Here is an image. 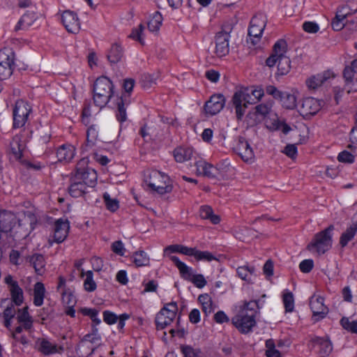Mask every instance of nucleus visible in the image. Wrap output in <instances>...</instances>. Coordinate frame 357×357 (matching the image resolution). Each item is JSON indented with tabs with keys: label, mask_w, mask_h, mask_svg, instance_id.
I'll list each match as a JSON object with an SVG mask.
<instances>
[{
	"label": "nucleus",
	"mask_w": 357,
	"mask_h": 357,
	"mask_svg": "<svg viewBox=\"0 0 357 357\" xmlns=\"http://www.w3.org/2000/svg\"><path fill=\"white\" fill-rule=\"evenodd\" d=\"M61 22L69 33H77L80 30V22L78 17L73 11H64L61 15Z\"/></svg>",
	"instance_id": "21"
},
{
	"label": "nucleus",
	"mask_w": 357,
	"mask_h": 357,
	"mask_svg": "<svg viewBox=\"0 0 357 357\" xmlns=\"http://www.w3.org/2000/svg\"><path fill=\"white\" fill-rule=\"evenodd\" d=\"M87 186L74 176L69 187L70 195L73 197H79L86 192Z\"/></svg>",
	"instance_id": "31"
},
{
	"label": "nucleus",
	"mask_w": 357,
	"mask_h": 357,
	"mask_svg": "<svg viewBox=\"0 0 357 357\" xmlns=\"http://www.w3.org/2000/svg\"><path fill=\"white\" fill-rule=\"evenodd\" d=\"M321 102L316 98L308 97L303 99L298 108L302 116H309L316 114L321 108Z\"/></svg>",
	"instance_id": "18"
},
{
	"label": "nucleus",
	"mask_w": 357,
	"mask_h": 357,
	"mask_svg": "<svg viewBox=\"0 0 357 357\" xmlns=\"http://www.w3.org/2000/svg\"><path fill=\"white\" fill-rule=\"evenodd\" d=\"M287 44L284 40H278L273 45V53L266 59V65L271 68L278 63L275 77L287 75L291 69V61L287 56Z\"/></svg>",
	"instance_id": "2"
},
{
	"label": "nucleus",
	"mask_w": 357,
	"mask_h": 357,
	"mask_svg": "<svg viewBox=\"0 0 357 357\" xmlns=\"http://www.w3.org/2000/svg\"><path fill=\"white\" fill-rule=\"evenodd\" d=\"M199 215L202 219L209 220L214 225L218 224L220 222V216L214 214L212 208L208 205L200 207Z\"/></svg>",
	"instance_id": "36"
},
{
	"label": "nucleus",
	"mask_w": 357,
	"mask_h": 357,
	"mask_svg": "<svg viewBox=\"0 0 357 357\" xmlns=\"http://www.w3.org/2000/svg\"><path fill=\"white\" fill-rule=\"evenodd\" d=\"M93 272L88 271L86 273V279L84 282V287L86 291L91 292L96 289V284L93 279Z\"/></svg>",
	"instance_id": "51"
},
{
	"label": "nucleus",
	"mask_w": 357,
	"mask_h": 357,
	"mask_svg": "<svg viewBox=\"0 0 357 357\" xmlns=\"http://www.w3.org/2000/svg\"><path fill=\"white\" fill-rule=\"evenodd\" d=\"M75 155V148L71 144H63L56 151V157L60 162H70Z\"/></svg>",
	"instance_id": "27"
},
{
	"label": "nucleus",
	"mask_w": 357,
	"mask_h": 357,
	"mask_svg": "<svg viewBox=\"0 0 357 357\" xmlns=\"http://www.w3.org/2000/svg\"><path fill=\"white\" fill-rule=\"evenodd\" d=\"M146 182L150 189L159 195L169 193L172 190V185L169 177L157 170L151 172Z\"/></svg>",
	"instance_id": "6"
},
{
	"label": "nucleus",
	"mask_w": 357,
	"mask_h": 357,
	"mask_svg": "<svg viewBox=\"0 0 357 357\" xmlns=\"http://www.w3.org/2000/svg\"><path fill=\"white\" fill-rule=\"evenodd\" d=\"M327 77L325 75H317L312 76L306 80V84L309 89H316L320 86Z\"/></svg>",
	"instance_id": "43"
},
{
	"label": "nucleus",
	"mask_w": 357,
	"mask_h": 357,
	"mask_svg": "<svg viewBox=\"0 0 357 357\" xmlns=\"http://www.w3.org/2000/svg\"><path fill=\"white\" fill-rule=\"evenodd\" d=\"M169 259L178 269L181 277L183 279L191 282L199 289L206 286L207 282L202 274H196L192 268L187 266L176 256H170Z\"/></svg>",
	"instance_id": "5"
},
{
	"label": "nucleus",
	"mask_w": 357,
	"mask_h": 357,
	"mask_svg": "<svg viewBox=\"0 0 357 357\" xmlns=\"http://www.w3.org/2000/svg\"><path fill=\"white\" fill-rule=\"evenodd\" d=\"M135 85V81L132 79H127L123 82V89L125 92L117 99V112L116 118L119 121L124 122L127 119L126 105L130 103V94Z\"/></svg>",
	"instance_id": "8"
},
{
	"label": "nucleus",
	"mask_w": 357,
	"mask_h": 357,
	"mask_svg": "<svg viewBox=\"0 0 357 357\" xmlns=\"http://www.w3.org/2000/svg\"><path fill=\"white\" fill-rule=\"evenodd\" d=\"M26 261L29 263L38 275H43L45 272V260L43 255L35 253L26 257Z\"/></svg>",
	"instance_id": "26"
},
{
	"label": "nucleus",
	"mask_w": 357,
	"mask_h": 357,
	"mask_svg": "<svg viewBox=\"0 0 357 357\" xmlns=\"http://www.w3.org/2000/svg\"><path fill=\"white\" fill-rule=\"evenodd\" d=\"M266 24V20L262 13L257 14L252 18L248 29V36L252 45H255L259 41Z\"/></svg>",
	"instance_id": "12"
},
{
	"label": "nucleus",
	"mask_w": 357,
	"mask_h": 357,
	"mask_svg": "<svg viewBox=\"0 0 357 357\" xmlns=\"http://www.w3.org/2000/svg\"><path fill=\"white\" fill-rule=\"evenodd\" d=\"M26 146V141L22 133L15 135L10 144V154L11 158L20 160Z\"/></svg>",
	"instance_id": "24"
},
{
	"label": "nucleus",
	"mask_w": 357,
	"mask_h": 357,
	"mask_svg": "<svg viewBox=\"0 0 357 357\" xmlns=\"http://www.w3.org/2000/svg\"><path fill=\"white\" fill-rule=\"evenodd\" d=\"M86 165L87 160L85 158L80 160L75 176L87 187H94L97 182V173L93 169L86 167Z\"/></svg>",
	"instance_id": "9"
},
{
	"label": "nucleus",
	"mask_w": 357,
	"mask_h": 357,
	"mask_svg": "<svg viewBox=\"0 0 357 357\" xmlns=\"http://www.w3.org/2000/svg\"><path fill=\"white\" fill-rule=\"evenodd\" d=\"M162 16L159 12H155L148 22V29L151 32H158L162 22Z\"/></svg>",
	"instance_id": "38"
},
{
	"label": "nucleus",
	"mask_w": 357,
	"mask_h": 357,
	"mask_svg": "<svg viewBox=\"0 0 357 357\" xmlns=\"http://www.w3.org/2000/svg\"><path fill=\"white\" fill-rule=\"evenodd\" d=\"M357 75V59L353 60L350 65L347 66L343 71V76L345 80L351 82V78Z\"/></svg>",
	"instance_id": "41"
},
{
	"label": "nucleus",
	"mask_w": 357,
	"mask_h": 357,
	"mask_svg": "<svg viewBox=\"0 0 357 357\" xmlns=\"http://www.w3.org/2000/svg\"><path fill=\"white\" fill-rule=\"evenodd\" d=\"M17 221L16 215L6 210L1 211L0 213V231L7 233L12 230Z\"/></svg>",
	"instance_id": "25"
},
{
	"label": "nucleus",
	"mask_w": 357,
	"mask_h": 357,
	"mask_svg": "<svg viewBox=\"0 0 357 357\" xmlns=\"http://www.w3.org/2000/svg\"><path fill=\"white\" fill-rule=\"evenodd\" d=\"M214 320L218 324H223L229 322V319L223 311L220 310L215 314Z\"/></svg>",
	"instance_id": "61"
},
{
	"label": "nucleus",
	"mask_w": 357,
	"mask_h": 357,
	"mask_svg": "<svg viewBox=\"0 0 357 357\" xmlns=\"http://www.w3.org/2000/svg\"><path fill=\"white\" fill-rule=\"evenodd\" d=\"M193 155V149L190 147H177L174 151V157L177 162H184L190 160Z\"/></svg>",
	"instance_id": "30"
},
{
	"label": "nucleus",
	"mask_w": 357,
	"mask_h": 357,
	"mask_svg": "<svg viewBox=\"0 0 357 357\" xmlns=\"http://www.w3.org/2000/svg\"><path fill=\"white\" fill-rule=\"evenodd\" d=\"M340 324L347 331L357 333V321H350L347 317H342L340 320Z\"/></svg>",
	"instance_id": "52"
},
{
	"label": "nucleus",
	"mask_w": 357,
	"mask_h": 357,
	"mask_svg": "<svg viewBox=\"0 0 357 357\" xmlns=\"http://www.w3.org/2000/svg\"><path fill=\"white\" fill-rule=\"evenodd\" d=\"M98 132L94 126H90L86 132V146H92L98 139Z\"/></svg>",
	"instance_id": "46"
},
{
	"label": "nucleus",
	"mask_w": 357,
	"mask_h": 357,
	"mask_svg": "<svg viewBox=\"0 0 357 357\" xmlns=\"http://www.w3.org/2000/svg\"><path fill=\"white\" fill-rule=\"evenodd\" d=\"M113 93V84L107 77H98L93 84V101L100 108L105 107Z\"/></svg>",
	"instance_id": "3"
},
{
	"label": "nucleus",
	"mask_w": 357,
	"mask_h": 357,
	"mask_svg": "<svg viewBox=\"0 0 357 357\" xmlns=\"http://www.w3.org/2000/svg\"><path fill=\"white\" fill-rule=\"evenodd\" d=\"M178 306L176 302L165 304L157 313L155 319L157 330H162L169 326L176 317Z\"/></svg>",
	"instance_id": "7"
},
{
	"label": "nucleus",
	"mask_w": 357,
	"mask_h": 357,
	"mask_svg": "<svg viewBox=\"0 0 357 357\" xmlns=\"http://www.w3.org/2000/svg\"><path fill=\"white\" fill-rule=\"evenodd\" d=\"M324 298L319 296H313L310 301V305L316 321L326 317L328 312V307L324 304Z\"/></svg>",
	"instance_id": "22"
},
{
	"label": "nucleus",
	"mask_w": 357,
	"mask_h": 357,
	"mask_svg": "<svg viewBox=\"0 0 357 357\" xmlns=\"http://www.w3.org/2000/svg\"><path fill=\"white\" fill-rule=\"evenodd\" d=\"M314 266V262L312 259H305L302 261L299 264L300 270L303 273H309L311 271Z\"/></svg>",
	"instance_id": "59"
},
{
	"label": "nucleus",
	"mask_w": 357,
	"mask_h": 357,
	"mask_svg": "<svg viewBox=\"0 0 357 357\" xmlns=\"http://www.w3.org/2000/svg\"><path fill=\"white\" fill-rule=\"evenodd\" d=\"M256 307H257V302L255 301L245 302L236 314L232 317L231 322L240 333H248L255 326Z\"/></svg>",
	"instance_id": "1"
},
{
	"label": "nucleus",
	"mask_w": 357,
	"mask_h": 357,
	"mask_svg": "<svg viewBox=\"0 0 357 357\" xmlns=\"http://www.w3.org/2000/svg\"><path fill=\"white\" fill-rule=\"evenodd\" d=\"M103 320L109 325L115 324L118 321V317L110 311H105L103 312Z\"/></svg>",
	"instance_id": "58"
},
{
	"label": "nucleus",
	"mask_w": 357,
	"mask_h": 357,
	"mask_svg": "<svg viewBox=\"0 0 357 357\" xmlns=\"http://www.w3.org/2000/svg\"><path fill=\"white\" fill-rule=\"evenodd\" d=\"M37 18V15L33 11H27L22 15L15 27V31L26 29L31 26Z\"/></svg>",
	"instance_id": "29"
},
{
	"label": "nucleus",
	"mask_w": 357,
	"mask_h": 357,
	"mask_svg": "<svg viewBox=\"0 0 357 357\" xmlns=\"http://www.w3.org/2000/svg\"><path fill=\"white\" fill-rule=\"evenodd\" d=\"M303 30L310 33H315L319 31V25L314 22H305L303 24Z\"/></svg>",
	"instance_id": "57"
},
{
	"label": "nucleus",
	"mask_w": 357,
	"mask_h": 357,
	"mask_svg": "<svg viewBox=\"0 0 357 357\" xmlns=\"http://www.w3.org/2000/svg\"><path fill=\"white\" fill-rule=\"evenodd\" d=\"M17 321L19 326L11 332V337L17 339V334L21 333L23 330L29 331L33 328V319L28 311V307L18 309L17 312Z\"/></svg>",
	"instance_id": "11"
},
{
	"label": "nucleus",
	"mask_w": 357,
	"mask_h": 357,
	"mask_svg": "<svg viewBox=\"0 0 357 357\" xmlns=\"http://www.w3.org/2000/svg\"><path fill=\"white\" fill-rule=\"evenodd\" d=\"M189 320L192 324H197L200 321V312L198 309H193L189 314Z\"/></svg>",
	"instance_id": "64"
},
{
	"label": "nucleus",
	"mask_w": 357,
	"mask_h": 357,
	"mask_svg": "<svg viewBox=\"0 0 357 357\" xmlns=\"http://www.w3.org/2000/svg\"><path fill=\"white\" fill-rule=\"evenodd\" d=\"M357 232V220L353 222L344 232H343L340 238V244L342 247L347 245L348 243L351 241Z\"/></svg>",
	"instance_id": "35"
},
{
	"label": "nucleus",
	"mask_w": 357,
	"mask_h": 357,
	"mask_svg": "<svg viewBox=\"0 0 357 357\" xmlns=\"http://www.w3.org/2000/svg\"><path fill=\"white\" fill-rule=\"evenodd\" d=\"M355 156L347 151L340 152L337 156L338 161L345 163H352L354 161Z\"/></svg>",
	"instance_id": "55"
},
{
	"label": "nucleus",
	"mask_w": 357,
	"mask_h": 357,
	"mask_svg": "<svg viewBox=\"0 0 357 357\" xmlns=\"http://www.w3.org/2000/svg\"><path fill=\"white\" fill-rule=\"evenodd\" d=\"M36 347L39 352L45 356L61 354L63 351L62 346H58L56 343L52 342L48 339L43 337L36 340Z\"/></svg>",
	"instance_id": "19"
},
{
	"label": "nucleus",
	"mask_w": 357,
	"mask_h": 357,
	"mask_svg": "<svg viewBox=\"0 0 357 357\" xmlns=\"http://www.w3.org/2000/svg\"><path fill=\"white\" fill-rule=\"evenodd\" d=\"M181 351L184 357H201V350L190 345H181Z\"/></svg>",
	"instance_id": "45"
},
{
	"label": "nucleus",
	"mask_w": 357,
	"mask_h": 357,
	"mask_svg": "<svg viewBox=\"0 0 357 357\" xmlns=\"http://www.w3.org/2000/svg\"><path fill=\"white\" fill-rule=\"evenodd\" d=\"M70 229V222L68 220L58 219L54 222V242L61 243L67 238Z\"/></svg>",
	"instance_id": "23"
},
{
	"label": "nucleus",
	"mask_w": 357,
	"mask_h": 357,
	"mask_svg": "<svg viewBox=\"0 0 357 357\" xmlns=\"http://www.w3.org/2000/svg\"><path fill=\"white\" fill-rule=\"evenodd\" d=\"M31 112V108L27 102L17 100L13 109V127L16 128L24 126Z\"/></svg>",
	"instance_id": "13"
},
{
	"label": "nucleus",
	"mask_w": 357,
	"mask_h": 357,
	"mask_svg": "<svg viewBox=\"0 0 357 357\" xmlns=\"http://www.w3.org/2000/svg\"><path fill=\"white\" fill-rule=\"evenodd\" d=\"M272 102H266L261 103L256 106L255 112L257 114L261 115L262 116H266L268 115L272 108Z\"/></svg>",
	"instance_id": "53"
},
{
	"label": "nucleus",
	"mask_w": 357,
	"mask_h": 357,
	"mask_svg": "<svg viewBox=\"0 0 357 357\" xmlns=\"http://www.w3.org/2000/svg\"><path fill=\"white\" fill-rule=\"evenodd\" d=\"M248 91L247 89H244L243 87H241L236 90L232 96L231 102L233 107H235L238 119H241L248 107Z\"/></svg>",
	"instance_id": "14"
},
{
	"label": "nucleus",
	"mask_w": 357,
	"mask_h": 357,
	"mask_svg": "<svg viewBox=\"0 0 357 357\" xmlns=\"http://www.w3.org/2000/svg\"><path fill=\"white\" fill-rule=\"evenodd\" d=\"M248 91V104H255L259 101L264 95V90L261 86L243 87Z\"/></svg>",
	"instance_id": "34"
},
{
	"label": "nucleus",
	"mask_w": 357,
	"mask_h": 357,
	"mask_svg": "<svg viewBox=\"0 0 357 357\" xmlns=\"http://www.w3.org/2000/svg\"><path fill=\"white\" fill-rule=\"evenodd\" d=\"M45 288L44 284L41 282H37L33 286V304L40 307L43 304V301L45 296Z\"/></svg>",
	"instance_id": "32"
},
{
	"label": "nucleus",
	"mask_w": 357,
	"mask_h": 357,
	"mask_svg": "<svg viewBox=\"0 0 357 357\" xmlns=\"http://www.w3.org/2000/svg\"><path fill=\"white\" fill-rule=\"evenodd\" d=\"M283 303L286 312H293L294 309V298L291 292L287 291L283 294Z\"/></svg>",
	"instance_id": "47"
},
{
	"label": "nucleus",
	"mask_w": 357,
	"mask_h": 357,
	"mask_svg": "<svg viewBox=\"0 0 357 357\" xmlns=\"http://www.w3.org/2000/svg\"><path fill=\"white\" fill-rule=\"evenodd\" d=\"M194 257L197 261H211L216 259L215 257L208 251H200L196 248Z\"/></svg>",
	"instance_id": "49"
},
{
	"label": "nucleus",
	"mask_w": 357,
	"mask_h": 357,
	"mask_svg": "<svg viewBox=\"0 0 357 357\" xmlns=\"http://www.w3.org/2000/svg\"><path fill=\"white\" fill-rule=\"evenodd\" d=\"M234 151L245 162L252 163L255 160V153L250 144L243 137H238L234 146Z\"/></svg>",
	"instance_id": "15"
},
{
	"label": "nucleus",
	"mask_w": 357,
	"mask_h": 357,
	"mask_svg": "<svg viewBox=\"0 0 357 357\" xmlns=\"http://www.w3.org/2000/svg\"><path fill=\"white\" fill-rule=\"evenodd\" d=\"M255 268L248 266H240L237 268L236 272L239 278L245 281L251 280L252 275L255 273Z\"/></svg>",
	"instance_id": "42"
},
{
	"label": "nucleus",
	"mask_w": 357,
	"mask_h": 357,
	"mask_svg": "<svg viewBox=\"0 0 357 357\" xmlns=\"http://www.w3.org/2000/svg\"><path fill=\"white\" fill-rule=\"evenodd\" d=\"M133 262L137 267L145 266L149 264V257L144 251L135 252L132 255Z\"/></svg>",
	"instance_id": "39"
},
{
	"label": "nucleus",
	"mask_w": 357,
	"mask_h": 357,
	"mask_svg": "<svg viewBox=\"0 0 357 357\" xmlns=\"http://www.w3.org/2000/svg\"><path fill=\"white\" fill-rule=\"evenodd\" d=\"M144 29V26L140 24L137 28H135L132 30L129 37L139 42L142 45H144V40L143 37Z\"/></svg>",
	"instance_id": "50"
},
{
	"label": "nucleus",
	"mask_w": 357,
	"mask_h": 357,
	"mask_svg": "<svg viewBox=\"0 0 357 357\" xmlns=\"http://www.w3.org/2000/svg\"><path fill=\"white\" fill-rule=\"evenodd\" d=\"M123 56V52L122 47L115 43L112 45L107 54V59L111 63H116L121 61Z\"/></svg>",
	"instance_id": "37"
},
{
	"label": "nucleus",
	"mask_w": 357,
	"mask_h": 357,
	"mask_svg": "<svg viewBox=\"0 0 357 357\" xmlns=\"http://www.w3.org/2000/svg\"><path fill=\"white\" fill-rule=\"evenodd\" d=\"M4 282L8 286L12 302L17 306L21 305L24 302V293L17 281L11 275H8L4 278Z\"/></svg>",
	"instance_id": "17"
},
{
	"label": "nucleus",
	"mask_w": 357,
	"mask_h": 357,
	"mask_svg": "<svg viewBox=\"0 0 357 357\" xmlns=\"http://www.w3.org/2000/svg\"><path fill=\"white\" fill-rule=\"evenodd\" d=\"M17 312L14 305L10 304L4 310L3 317V318L13 319Z\"/></svg>",
	"instance_id": "63"
},
{
	"label": "nucleus",
	"mask_w": 357,
	"mask_h": 357,
	"mask_svg": "<svg viewBox=\"0 0 357 357\" xmlns=\"http://www.w3.org/2000/svg\"><path fill=\"white\" fill-rule=\"evenodd\" d=\"M195 166L197 167V174L198 175H203L210 178L215 176L217 169L206 161L198 160L196 162Z\"/></svg>",
	"instance_id": "28"
},
{
	"label": "nucleus",
	"mask_w": 357,
	"mask_h": 357,
	"mask_svg": "<svg viewBox=\"0 0 357 357\" xmlns=\"http://www.w3.org/2000/svg\"><path fill=\"white\" fill-rule=\"evenodd\" d=\"M314 343L319 347V355L320 357L328 356L333 350V345L330 340L321 337H317Z\"/></svg>",
	"instance_id": "33"
},
{
	"label": "nucleus",
	"mask_w": 357,
	"mask_h": 357,
	"mask_svg": "<svg viewBox=\"0 0 357 357\" xmlns=\"http://www.w3.org/2000/svg\"><path fill=\"white\" fill-rule=\"evenodd\" d=\"M61 300L66 305H75L77 303L76 297L72 289H65L61 292Z\"/></svg>",
	"instance_id": "44"
},
{
	"label": "nucleus",
	"mask_w": 357,
	"mask_h": 357,
	"mask_svg": "<svg viewBox=\"0 0 357 357\" xmlns=\"http://www.w3.org/2000/svg\"><path fill=\"white\" fill-rule=\"evenodd\" d=\"M333 230L334 226L330 225L324 230L315 234L311 243L308 244L307 250L319 255L329 250L332 247V232Z\"/></svg>",
	"instance_id": "4"
},
{
	"label": "nucleus",
	"mask_w": 357,
	"mask_h": 357,
	"mask_svg": "<svg viewBox=\"0 0 357 357\" xmlns=\"http://www.w3.org/2000/svg\"><path fill=\"white\" fill-rule=\"evenodd\" d=\"M229 38V33L227 31H220L217 33L215 38V53L217 56L222 57L228 54Z\"/></svg>",
	"instance_id": "20"
},
{
	"label": "nucleus",
	"mask_w": 357,
	"mask_h": 357,
	"mask_svg": "<svg viewBox=\"0 0 357 357\" xmlns=\"http://www.w3.org/2000/svg\"><path fill=\"white\" fill-rule=\"evenodd\" d=\"M15 53L11 48L0 50V80H4L13 74Z\"/></svg>",
	"instance_id": "10"
},
{
	"label": "nucleus",
	"mask_w": 357,
	"mask_h": 357,
	"mask_svg": "<svg viewBox=\"0 0 357 357\" xmlns=\"http://www.w3.org/2000/svg\"><path fill=\"white\" fill-rule=\"evenodd\" d=\"M350 14L351 10L348 7V6H343L337 10L334 19L341 22H344L347 16Z\"/></svg>",
	"instance_id": "54"
},
{
	"label": "nucleus",
	"mask_w": 357,
	"mask_h": 357,
	"mask_svg": "<svg viewBox=\"0 0 357 357\" xmlns=\"http://www.w3.org/2000/svg\"><path fill=\"white\" fill-rule=\"evenodd\" d=\"M266 92L267 94L273 96L275 99L280 100L284 93L283 91H280L273 85H268L266 87Z\"/></svg>",
	"instance_id": "56"
},
{
	"label": "nucleus",
	"mask_w": 357,
	"mask_h": 357,
	"mask_svg": "<svg viewBox=\"0 0 357 357\" xmlns=\"http://www.w3.org/2000/svg\"><path fill=\"white\" fill-rule=\"evenodd\" d=\"M112 251L121 256H123L124 255V247L123 244L121 241H115L112 243Z\"/></svg>",
	"instance_id": "62"
},
{
	"label": "nucleus",
	"mask_w": 357,
	"mask_h": 357,
	"mask_svg": "<svg viewBox=\"0 0 357 357\" xmlns=\"http://www.w3.org/2000/svg\"><path fill=\"white\" fill-rule=\"evenodd\" d=\"M103 199L109 211L114 212L119 208V201L116 199H112L107 192L103 194Z\"/></svg>",
	"instance_id": "48"
},
{
	"label": "nucleus",
	"mask_w": 357,
	"mask_h": 357,
	"mask_svg": "<svg viewBox=\"0 0 357 357\" xmlns=\"http://www.w3.org/2000/svg\"><path fill=\"white\" fill-rule=\"evenodd\" d=\"M225 98L222 94L212 95L204 106V110L207 116H213L218 114L225 105Z\"/></svg>",
	"instance_id": "16"
},
{
	"label": "nucleus",
	"mask_w": 357,
	"mask_h": 357,
	"mask_svg": "<svg viewBox=\"0 0 357 357\" xmlns=\"http://www.w3.org/2000/svg\"><path fill=\"white\" fill-rule=\"evenodd\" d=\"M283 153L291 158H294L297 155V147L295 144H288L285 146Z\"/></svg>",
	"instance_id": "60"
},
{
	"label": "nucleus",
	"mask_w": 357,
	"mask_h": 357,
	"mask_svg": "<svg viewBox=\"0 0 357 357\" xmlns=\"http://www.w3.org/2000/svg\"><path fill=\"white\" fill-rule=\"evenodd\" d=\"M280 100L287 109H293L296 107V97L294 94L284 92Z\"/></svg>",
	"instance_id": "40"
}]
</instances>
